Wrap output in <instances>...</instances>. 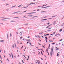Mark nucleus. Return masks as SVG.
I'll return each instance as SVG.
<instances>
[{
	"instance_id": "49",
	"label": "nucleus",
	"mask_w": 64,
	"mask_h": 64,
	"mask_svg": "<svg viewBox=\"0 0 64 64\" xmlns=\"http://www.w3.org/2000/svg\"><path fill=\"white\" fill-rule=\"evenodd\" d=\"M27 38H30V36H28V37H27Z\"/></svg>"
},
{
	"instance_id": "60",
	"label": "nucleus",
	"mask_w": 64,
	"mask_h": 64,
	"mask_svg": "<svg viewBox=\"0 0 64 64\" xmlns=\"http://www.w3.org/2000/svg\"><path fill=\"white\" fill-rule=\"evenodd\" d=\"M30 45H31L32 44L31 43H30Z\"/></svg>"
},
{
	"instance_id": "2",
	"label": "nucleus",
	"mask_w": 64,
	"mask_h": 64,
	"mask_svg": "<svg viewBox=\"0 0 64 64\" xmlns=\"http://www.w3.org/2000/svg\"><path fill=\"white\" fill-rule=\"evenodd\" d=\"M49 7H50V6H46V7H42V8H45Z\"/></svg>"
},
{
	"instance_id": "41",
	"label": "nucleus",
	"mask_w": 64,
	"mask_h": 64,
	"mask_svg": "<svg viewBox=\"0 0 64 64\" xmlns=\"http://www.w3.org/2000/svg\"><path fill=\"white\" fill-rule=\"evenodd\" d=\"M46 35H49V34H46Z\"/></svg>"
},
{
	"instance_id": "61",
	"label": "nucleus",
	"mask_w": 64,
	"mask_h": 64,
	"mask_svg": "<svg viewBox=\"0 0 64 64\" xmlns=\"http://www.w3.org/2000/svg\"><path fill=\"white\" fill-rule=\"evenodd\" d=\"M5 52H6L5 50H4V53H5Z\"/></svg>"
},
{
	"instance_id": "46",
	"label": "nucleus",
	"mask_w": 64,
	"mask_h": 64,
	"mask_svg": "<svg viewBox=\"0 0 64 64\" xmlns=\"http://www.w3.org/2000/svg\"><path fill=\"white\" fill-rule=\"evenodd\" d=\"M42 12H44V11L41 12V13H42Z\"/></svg>"
},
{
	"instance_id": "15",
	"label": "nucleus",
	"mask_w": 64,
	"mask_h": 64,
	"mask_svg": "<svg viewBox=\"0 0 64 64\" xmlns=\"http://www.w3.org/2000/svg\"><path fill=\"white\" fill-rule=\"evenodd\" d=\"M47 17V16H45L44 17H42V18H46Z\"/></svg>"
},
{
	"instance_id": "3",
	"label": "nucleus",
	"mask_w": 64,
	"mask_h": 64,
	"mask_svg": "<svg viewBox=\"0 0 64 64\" xmlns=\"http://www.w3.org/2000/svg\"><path fill=\"white\" fill-rule=\"evenodd\" d=\"M10 19V18H5L3 19H2V20H5L6 19Z\"/></svg>"
},
{
	"instance_id": "1",
	"label": "nucleus",
	"mask_w": 64,
	"mask_h": 64,
	"mask_svg": "<svg viewBox=\"0 0 64 64\" xmlns=\"http://www.w3.org/2000/svg\"><path fill=\"white\" fill-rule=\"evenodd\" d=\"M53 48H54V47H53V46H52V48H51V50L52 52L53 51Z\"/></svg>"
},
{
	"instance_id": "54",
	"label": "nucleus",
	"mask_w": 64,
	"mask_h": 64,
	"mask_svg": "<svg viewBox=\"0 0 64 64\" xmlns=\"http://www.w3.org/2000/svg\"><path fill=\"white\" fill-rule=\"evenodd\" d=\"M24 17H26V16H24L22 17L23 18H24Z\"/></svg>"
},
{
	"instance_id": "57",
	"label": "nucleus",
	"mask_w": 64,
	"mask_h": 64,
	"mask_svg": "<svg viewBox=\"0 0 64 64\" xmlns=\"http://www.w3.org/2000/svg\"><path fill=\"white\" fill-rule=\"evenodd\" d=\"M39 40L40 41V42H41V40Z\"/></svg>"
},
{
	"instance_id": "34",
	"label": "nucleus",
	"mask_w": 64,
	"mask_h": 64,
	"mask_svg": "<svg viewBox=\"0 0 64 64\" xmlns=\"http://www.w3.org/2000/svg\"><path fill=\"white\" fill-rule=\"evenodd\" d=\"M2 18H5V17H2Z\"/></svg>"
},
{
	"instance_id": "26",
	"label": "nucleus",
	"mask_w": 64,
	"mask_h": 64,
	"mask_svg": "<svg viewBox=\"0 0 64 64\" xmlns=\"http://www.w3.org/2000/svg\"><path fill=\"white\" fill-rule=\"evenodd\" d=\"M15 46L16 48V44H15Z\"/></svg>"
},
{
	"instance_id": "8",
	"label": "nucleus",
	"mask_w": 64,
	"mask_h": 64,
	"mask_svg": "<svg viewBox=\"0 0 64 64\" xmlns=\"http://www.w3.org/2000/svg\"><path fill=\"white\" fill-rule=\"evenodd\" d=\"M52 40H51V39H50L49 40L50 42H53V41H52Z\"/></svg>"
},
{
	"instance_id": "63",
	"label": "nucleus",
	"mask_w": 64,
	"mask_h": 64,
	"mask_svg": "<svg viewBox=\"0 0 64 64\" xmlns=\"http://www.w3.org/2000/svg\"><path fill=\"white\" fill-rule=\"evenodd\" d=\"M6 10V11H8L9 10L7 9V10Z\"/></svg>"
},
{
	"instance_id": "5",
	"label": "nucleus",
	"mask_w": 64,
	"mask_h": 64,
	"mask_svg": "<svg viewBox=\"0 0 64 64\" xmlns=\"http://www.w3.org/2000/svg\"><path fill=\"white\" fill-rule=\"evenodd\" d=\"M50 52V56H52V52Z\"/></svg>"
},
{
	"instance_id": "9",
	"label": "nucleus",
	"mask_w": 64,
	"mask_h": 64,
	"mask_svg": "<svg viewBox=\"0 0 64 64\" xmlns=\"http://www.w3.org/2000/svg\"><path fill=\"white\" fill-rule=\"evenodd\" d=\"M0 42H4V40H2L0 41Z\"/></svg>"
},
{
	"instance_id": "33",
	"label": "nucleus",
	"mask_w": 64,
	"mask_h": 64,
	"mask_svg": "<svg viewBox=\"0 0 64 64\" xmlns=\"http://www.w3.org/2000/svg\"><path fill=\"white\" fill-rule=\"evenodd\" d=\"M10 36H12V35H11V33H10Z\"/></svg>"
},
{
	"instance_id": "64",
	"label": "nucleus",
	"mask_w": 64,
	"mask_h": 64,
	"mask_svg": "<svg viewBox=\"0 0 64 64\" xmlns=\"http://www.w3.org/2000/svg\"><path fill=\"white\" fill-rule=\"evenodd\" d=\"M28 14H31L30 13H28Z\"/></svg>"
},
{
	"instance_id": "11",
	"label": "nucleus",
	"mask_w": 64,
	"mask_h": 64,
	"mask_svg": "<svg viewBox=\"0 0 64 64\" xmlns=\"http://www.w3.org/2000/svg\"><path fill=\"white\" fill-rule=\"evenodd\" d=\"M36 12H30V14H33V13H36Z\"/></svg>"
},
{
	"instance_id": "4",
	"label": "nucleus",
	"mask_w": 64,
	"mask_h": 64,
	"mask_svg": "<svg viewBox=\"0 0 64 64\" xmlns=\"http://www.w3.org/2000/svg\"><path fill=\"white\" fill-rule=\"evenodd\" d=\"M18 12H20V11L15 12H14L12 13V14H15V13H18Z\"/></svg>"
},
{
	"instance_id": "53",
	"label": "nucleus",
	"mask_w": 64,
	"mask_h": 64,
	"mask_svg": "<svg viewBox=\"0 0 64 64\" xmlns=\"http://www.w3.org/2000/svg\"><path fill=\"white\" fill-rule=\"evenodd\" d=\"M22 62H23L24 63V62H23V60H22Z\"/></svg>"
},
{
	"instance_id": "18",
	"label": "nucleus",
	"mask_w": 64,
	"mask_h": 64,
	"mask_svg": "<svg viewBox=\"0 0 64 64\" xmlns=\"http://www.w3.org/2000/svg\"><path fill=\"white\" fill-rule=\"evenodd\" d=\"M34 4V3L30 4L29 5H31V4Z\"/></svg>"
},
{
	"instance_id": "59",
	"label": "nucleus",
	"mask_w": 64,
	"mask_h": 64,
	"mask_svg": "<svg viewBox=\"0 0 64 64\" xmlns=\"http://www.w3.org/2000/svg\"><path fill=\"white\" fill-rule=\"evenodd\" d=\"M26 11H24V12H26Z\"/></svg>"
},
{
	"instance_id": "45",
	"label": "nucleus",
	"mask_w": 64,
	"mask_h": 64,
	"mask_svg": "<svg viewBox=\"0 0 64 64\" xmlns=\"http://www.w3.org/2000/svg\"><path fill=\"white\" fill-rule=\"evenodd\" d=\"M0 58L1 59H2V58H1V56L0 55Z\"/></svg>"
},
{
	"instance_id": "7",
	"label": "nucleus",
	"mask_w": 64,
	"mask_h": 64,
	"mask_svg": "<svg viewBox=\"0 0 64 64\" xmlns=\"http://www.w3.org/2000/svg\"><path fill=\"white\" fill-rule=\"evenodd\" d=\"M56 21H55L54 22V25H55V23H56Z\"/></svg>"
},
{
	"instance_id": "25",
	"label": "nucleus",
	"mask_w": 64,
	"mask_h": 64,
	"mask_svg": "<svg viewBox=\"0 0 64 64\" xmlns=\"http://www.w3.org/2000/svg\"><path fill=\"white\" fill-rule=\"evenodd\" d=\"M38 38H40V36H38Z\"/></svg>"
},
{
	"instance_id": "19",
	"label": "nucleus",
	"mask_w": 64,
	"mask_h": 64,
	"mask_svg": "<svg viewBox=\"0 0 64 64\" xmlns=\"http://www.w3.org/2000/svg\"><path fill=\"white\" fill-rule=\"evenodd\" d=\"M50 26V25H49L46 28H48V27H49V26Z\"/></svg>"
},
{
	"instance_id": "27",
	"label": "nucleus",
	"mask_w": 64,
	"mask_h": 64,
	"mask_svg": "<svg viewBox=\"0 0 64 64\" xmlns=\"http://www.w3.org/2000/svg\"><path fill=\"white\" fill-rule=\"evenodd\" d=\"M55 34V32H53L52 33V34Z\"/></svg>"
},
{
	"instance_id": "55",
	"label": "nucleus",
	"mask_w": 64,
	"mask_h": 64,
	"mask_svg": "<svg viewBox=\"0 0 64 64\" xmlns=\"http://www.w3.org/2000/svg\"><path fill=\"white\" fill-rule=\"evenodd\" d=\"M44 19H43V20H42V21H44Z\"/></svg>"
},
{
	"instance_id": "12",
	"label": "nucleus",
	"mask_w": 64,
	"mask_h": 64,
	"mask_svg": "<svg viewBox=\"0 0 64 64\" xmlns=\"http://www.w3.org/2000/svg\"><path fill=\"white\" fill-rule=\"evenodd\" d=\"M45 38H46V40H47V37L46 36L45 37Z\"/></svg>"
},
{
	"instance_id": "17",
	"label": "nucleus",
	"mask_w": 64,
	"mask_h": 64,
	"mask_svg": "<svg viewBox=\"0 0 64 64\" xmlns=\"http://www.w3.org/2000/svg\"><path fill=\"white\" fill-rule=\"evenodd\" d=\"M59 56V54L58 53H57V56Z\"/></svg>"
},
{
	"instance_id": "6",
	"label": "nucleus",
	"mask_w": 64,
	"mask_h": 64,
	"mask_svg": "<svg viewBox=\"0 0 64 64\" xmlns=\"http://www.w3.org/2000/svg\"><path fill=\"white\" fill-rule=\"evenodd\" d=\"M11 54H12V58L13 59V54H12V53H11Z\"/></svg>"
},
{
	"instance_id": "13",
	"label": "nucleus",
	"mask_w": 64,
	"mask_h": 64,
	"mask_svg": "<svg viewBox=\"0 0 64 64\" xmlns=\"http://www.w3.org/2000/svg\"><path fill=\"white\" fill-rule=\"evenodd\" d=\"M27 40V41H28V42H29V41H30V39H29L28 40Z\"/></svg>"
},
{
	"instance_id": "16",
	"label": "nucleus",
	"mask_w": 64,
	"mask_h": 64,
	"mask_svg": "<svg viewBox=\"0 0 64 64\" xmlns=\"http://www.w3.org/2000/svg\"><path fill=\"white\" fill-rule=\"evenodd\" d=\"M62 29H60L59 30V31H60V32H61V31H62Z\"/></svg>"
},
{
	"instance_id": "62",
	"label": "nucleus",
	"mask_w": 64,
	"mask_h": 64,
	"mask_svg": "<svg viewBox=\"0 0 64 64\" xmlns=\"http://www.w3.org/2000/svg\"><path fill=\"white\" fill-rule=\"evenodd\" d=\"M38 44L40 45H41V44L39 43H38Z\"/></svg>"
},
{
	"instance_id": "31",
	"label": "nucleus",
	"mask_w": 64,
	"mask_h": 64,
	"mask_svg": "<svg viewBox=\"0 0 64 64\" xmlns=\"http://www.w3.org/2000/svg\"><path fill=\"white\" fill-rule=\"evenodd\" d=\"M16 33L17 35V34H18V32H16Z\"/></svg>"
},
{
	"instance_id": "48",
	"label": "nucleus",
	"mask_w": 64,
	"mask_h": 64,
	"mask_svg": "<svg viewBox=\"0 0 64 64\" xmlns=\"http://www.w3.org/2000/svg\"><path fill=\"white\" fill-rule=\"evenodd\" d=\"M28 24H25V25H28Z\"/></svg>"
},
{
	"instance_id": "47",
	"label": "nucleus",
	"mask_w": 64,
	"mask_h": 64,
	"mask_svg": "<svg viewBox=\"0 0 64 64\" xmlns=\"http://www.w3.org/2000/svg\"><path fill=\"white\" fill-rule=\"evenodd\" d=\"M1 51H2V50H0V52H1Z\"/></svg>"
},
{
	"instance_id": "29",
	"label": "nucleus",
	"mask_w": 64,
	"mask_h": 64,
	"mask_svg": "<svg viewBox=\"0 0 64 64\" xmlns=\"http://www.w3.org/2000/svg\"><path fill=\"white\" fill-rule=\"evenodd\" d=\"M42 33H43V32H40L39 34H42Z\"/></svg>"
},
{
	"instance_id": "58",
	"label": "nucleus",
	"mask_w": 64,
	"mask_h": 64,
	"mask_svg": "<svg viewBox=\"0 0 64 64\" xmlns=\"http://www.w3.org/2000/svg\"><path fill=\"white\" fill-rule=\"evenodd\" d=\"M20 39H22V36L20 37Z\"/></svg>"
},
{
	"instance_id": "51",
	"label": "nucleus",
	"mask_w": 64,
	"mask_h": 64,
	"mask_svg": "<svg viewBox=\"0 0 64 64\" xmlns=\"http://www.w3.org/2000/svg\"><path fill=\"white\" fill-rule=\"evenodd\" d=\"M49 44V47H50V44Z\"/></svg>"
},
{
	"instance_id": "22",
	"label": "nucleus",
	"mask_w": 64,
	"mask_h": 64,
	"mask_svg": "<svg viewBox=\"0 0 64 64\" xmlns=\"http://www.w3.org/2000/svg\"><path fill=\"white\" fill-rule=\"evenodd\" d=\"M22 6V4H21V5H20L19 6H18V7H20V6Z\"/></svg>"
},
{
	"instance_id": "35",
	"label": "nucleus",
	"mask_w": 64,
	"mask_h": 64,
	"mask_svg": "<svg viewBox=\"0 0 64 64\" xmlns=\"http://www.w3.org/2000/svg\"><path fill=\"white\" fill-rule=\"evenodd\" d=\"M42 47H44V48H45V47H44V46H42Z\"/></svg>"
},
{
	"instance_id": "10",
	"label": "nucleus",
	"mask_w": 64,
	"mask_h": 64,
	"mask_svg": "<svg viewBox=\"0 0 64 64\" xmlns=\"http://www.w3.org/2000/svg\"><path fill=\"white\" fill-rule=\"evenodd\" d=\"M10 22H15V21L14 20H11L10 21Z\"/></svg>"
},
{
	"instance_id": "32",
	"label": "nucleus",
	"mask_w": 64,
	"mask_h": 64,
	"mask_svg": "<svg viewBox=\"0 0 64 64\" xmlns=\"http://www.w3.org/2000/svg\"><path fill=\"white\" fill-rule=\"evenodd\" d=\"M62 39L61 40H60V41H62Z\"/></svg>"
},
{
	"instance_id": "21",
	"label": "nucleus",
	"mask_w": 64,
	"mask_h": 64,
	"mask_svg": "<svg viewBox=\"0 0 64 64\" xmlns=\"http://www.w3.org/2000/svg\"><path fill=\"white\" fill-rule=\"evenodd\" d=\"M14 44H13V45L12 46V47H13V48H14Z\"/></svg>"
},
{
	"instance_id": "42",
	"label": "nucleus",
	"mask_w": 64,
	"mask_h": 64,
	"mask_svg": "<svg viewBox=\"0 0 64 64\" xmlns=\"http://www.w3.org/2000/svg\"><path fill=\"white\" fill-rule=\"evenodd\" d=\"M35 36L36 37V38H37V36L36 35H35Z\"/></svg>"
},
{
	"instance_id": "36",
	"label": "nucleus",
	"mask_w": 64,
	"mask_h": 64,
	"mask_svg": "<svg viewBox=\"0 0 64 64\" xmlns=\"http://www.w3.org/2000/svg\"><path fill=\"white\" fill-rule=\"evenodd\" d=\"M38 50H42V49H39L38 48Z\"/></svg>"
},
{
	"instance_id": "52",
	"label": "nucleus",
	"mask_w": 64,
	"mask_h": 64,
	"mask_svg": "<svg viewBox=\"0 0 64 64\" xmlns=\"http://www.w3.org/2000/svg\"><path fill=\"white\" fill-rule=\"evenodd\" d=\"M7 60L8 61V62H9V60H8V58H7Z\"/></svg>"
},
{
	"instance_id": "44",
	"label": "nucleus",
	"mask_w": 64,
	"mask_h": 64,
	"mask_svg": "<svg viewBox=\"0 0 64 64\" xmlns=\"http://www.w3.org/2000/svg\"><path fill=\"white\" fill-rule=\"evenodd\" d=\"M50 35H52V36H53V34H50Z\"/></svg>"
},
{
	"instance_id": "43",
	"label": "nucleus",
	"mask_w": 64,
	"mask_h": 64,
	"mask_svg": "<svg viewBox=\"0 0 64 64\" xmlns=\"http://www.w3.org/2000/svg\"><path fill=\"white\" fill-rule=\"evenodd\" d=\"M20 35L21 36H22V33L20 34Z\"/></svg>"
},
{
	"instance_id": "38",
	"label": "nucleus",
	"mask_w": 64,
	"mask_h": 64,
	"mask_svg": "<svg viewBox=\"0 0 64 64\" xmlns=\"http://www.w3.org/2000/svg\"><path fill=\"white\" fill-rule=\"evenodd\" d=\"M41 36L42 38H44V37H43V36Z\"/></svg>"
},
{
	"instance_id": "14",
	"label": "nucleus",
	"mask_w": 64,
	"mask_h": 64,
	"mask_svg": "<svg viewBox=\"0 0 64 64\" xmlns=\"http://www.w3.org/2000/svg\"><path fill=\"white\" fill-rule=\"evenodd\" d=\"M7 35V38H8V34H7L6 35Z\"/></svg>"
},
{
	"instance_id": "28",
	"label": "nucleus",
	"mask_w": 64,
	"mask_h": 64,
	"mask_svg": "<svg viewBox=\"0 0 64 64\" xmlns=\"http://www.w3.org/2000/svg\"><path fill=\"white\" fill-rule=\"evenodd\" d=\"M16 5H15V6H12V7H15V6H16Z\"/></svg>"
},
{
	"instance_id": "30",
	"label": "nucleus",
	"mask_w": 64,
	"mask_h": 64,
	"mask_svg": "<svg viewBox=\"0 0 64 64\" xmlns=\"http://www.w3.org/2000/svg\"><path fill=\"white\" fill-rule=\"evenodd\" d=\"M54 44H55V43H52V45H53Z\"/></svg>"
},
{
	"instance_id": "37",
	"label": "nucleus",
	"mask_w": 64,
	"mask_h": 64,
	"mask_svg": "<svg viewBox=\"0 0 64 64\" xmlns=\"http://www.w3.org/2000/svg\"><path fill=\"white\" fill-rule=\"evenodd\" d=\"M28 16H33V15H29Z\"/></svg>"
},
{
	"instance_id": "56",
	"label": "nucleus",
	"mask_w": 64,
	"mask_h": 64,
	"mask_svg": "<svg viewBox=\"0 0 64 64\" xmlns=\"http://www.w3.org/2000/svg\"><path fill=\"white\" fill-rule=\"evenodd\" d=\"M42 50V51H43V52H44V51L43 50Z\"/></svg>"
},
{
	"instance_id": "24",
	"label": "nucleus",
	"mask_w": 64,
	"mask_h": 64,
	"mask_svg": "<svg viewBox=\"0 0 64 64\" xmlns=\"http://www.w3.org/2000/svg\"><path fill=\"white\" fill-rule=\"evenodd\" d=\"M51 30H48V31H51Z\"/></svg>"
},
{
	"instance_id": "50",
	"label": "nucleus",
	"mask_w": 64,
	"mask_h": 64,
	"mask_svg": "<svg viewBox=\"0 0 64 64\" xmlns=\"http://www.w3.org/2000/svg\"><path fill=\"white\" fill-rule=\"evenodd\" d=\"M44 19V20H47V19Z\"/></svg>"
},
{
	"instance_id": "23",
	"label": "nucleus",
	"mask_w": 64,
	"mask_h": 64,
	"mask_svg": "<svg viewBox=\"0 0 64 64\" xmlns=\"http://www.w3.org/2000/svg\"><path fill=\"white\" fill-rule=\"evenodd\" d=\"M41 53L42 54V55H43V54L42 53V51H41Z\"/></svg>"
},
{
	"instance_id": "39",
	"label": "nucleus",
	"mask_w": 64,
	"mask_h": 64,
	"mask_svg": "<svg viewBox=\"0 0 64 64\" xmlns=\"http://www.w3.org/2000/svg\"><path fill=\"white\" fill-rule=\"evenodd\" d=\"M46 52H47V53H48V50H46Z\"/></svg>"
},
{
	"instance_id": "40",
	"label": "nucleus",
	"mask_w": 64,
	"mask_h": 64,
	"mask_svg": "<svg viewBox=\"0 0 64 64\" xmlns=\"http://www.w3.org/2000/svg\"><path fill=\"white\" fill-rule=\"evenodd\" d=\"M59 50V48H57L56 49V50Z\"/></svg>"
},
{
	"instance_id": "20",
	"label": "nucleus",
	"mask_w": 64,
	"mask_h": 64,
	"mask_svg": "<svg viewBox=\"0 0 64 64\" xmlns=\"http://www.w3.org/2000/svg\"><path fill=\"white\" fill-rule=\"evenodd\" d=\"M19 18L18 17H14V18Z\"/></svg>"
}]
</instances>
